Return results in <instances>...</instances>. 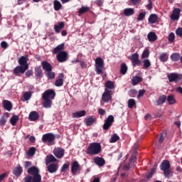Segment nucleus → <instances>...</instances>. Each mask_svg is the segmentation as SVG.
I'll use <instances>...</instances> for the list:
<instances>
[{"mask_svg":"<svg viewBox=\"0 0 182 182\" xmlns=\"http://www.w3.org/2000/svg\"><path fill=\"white\" fill-rule=\"evenodd\" d=\"M47 168L50 173H56L58 171V165L56 164H51L48 166Z\"/></svg>","mask_w":182,"mask_h":182,"instance_id":"21","label":"nucleus"},{"mask_svg":"<svg viewBox=\"0 0 182 182\" xmlns=\"http://www.w3.org/2000/svg\"><path fill=\"white\" fill-rule=\"evenodd\" d=\"M65 49V44H60L54 48L53 53H60Z\"/></svg>","mask_w":182,"mask_h":182,"instance_id":"30","label":"nucleus"},{"mask_svg":"<svg viewBox=\"0 0 182 182\" xmlns=\"http://www.w3.org/2000/svg\"><path fill=\"white\" fill-rule=\"evenodd\" d=\"M120 72L122 75H126V73L127 72V65H126L125 63L122 64Z\"/></svg>","mask_w":182,"mask_h":182,"instance_id":"45","label":"nucleus"},{"mask_svg":"<svg viewBox=\"0 0 182 182\" xmlns=\"http://www.w3.org/2000/svg\"><path fill=\"white\" fill-rule=\"evenodd\" d=\"M55 85L57 87H60V86H63V79L59 78L58 80H57L55 82Z\"/></svg>","mask_w":182,"mask_h":182,"instance_id":"49","label":"nucleus"},{"mask_svg":"<svg viewBox=\"0 0 182 182\" xmlns=\"http://www.w3.org/2000/svg\"><path fill=\"white\" fill-rule=\"evenodd\" d=\"M168 105H176V99H174V95H168L167 97Z\"/></svg>","mask_w":182,"mask_h":182,"instance_id":"41","label":"nucleus"},{"mask_svg":"<svg viewBox=\"0 0 182 182\" xmlns=\"http://www.w3.org/2000/svg\"><path fill=\"white\" fill-rule=\"evenodd\" d=\"M22 167L18 165L13 170V173L14 174V176H21V174H22Z\"/></svg>","mask_w":182,"mask_h":182,"instance_id":"29","label":"nucleus"},{"mask_svg":"<svg viewBox=\"0 0 182 182\" xmlns=\"http://www.w3.org/2000/svg\"><path fill=\"white\" fill-rule=\"evenodd\" d=\"M133 5H137L141 2V0H129Z\"/></svg>","mask_w":182,"mask_h":182,"instance_id":"61","label":"nucleus"},{"mask_svg":"<svg viewBox=\"0 0 182 182\" xmlns=\"http://www.w3.org/2000/svg\"><path fill=\"white\" fill-rule=\"evenodd\" d=\"M28 58L25 56H21L18 59V63L20 66H23V68H26L27 66V69H29V64H28Z\"/></svg>","mask_w":182,"mask_h":182,"instance_id":"12","label":"nucleus"},{"mask_svg":"<svg viewBox=\"0 0 182 182\" xmlns=\"http://www.w3.org/2000/svg\"><path fill=\"white\" fill-rule=\"evenodd\" d=\"M159 59L161 62H167V60H168V54H167L166 53L161 54Z\"/></svg>","mask_w":182,"mask_h":182,"instance_id":"39","label":"nucleus"},{"mask_svg":"<svg viewBox=\"0 0 182 182\" xmlns=\"http://www.w3.org/2000/svg\"><path fill=\"white\" fill-rule=\"evenodd\" d=\"M24 182H32V176H26Z\"/></svg>","mask_w":182,"mask_h":182,"instance_id":"63","label":"nucleus"},{"mask_svg":"<svg viewBox=\"0 0 182 182\" xmlns=\"http://www.w3.org/2000/svg\"><path fill=\"white\" fill-rule=\"evenodd\" d=\"M144 93H146V90H140L139 91L138 99H139V97H142V96L144 95Z\"/></svg>","mask_w":182,"mask_h":182,"instance_id":"59","label":"nucleus"},{"mask_svg":"<svg viewBox=\"0 0 182 182\" xmlns=\"http://www.w3.org/2000/svg\"><path fill=\"white\" fill-rule=\"evenodd\" d=\"M149 50H144L141 55L142 59H145V58H149Z\"/></svg>","mask_w":182,"mask_h":182,"instance_id":"55","label":"nucleus"},{"mask_svg":"<svg viewBox=\"0 0 182 182\" xmlns=\"http://www.w3.org/2000/svg\"><path fill=\"white\" fill-rule=\"evenodd\" d=\"M105 89H114V83L110 80L105 82Z\"/></svg>","mask_w":182,"mask_h":182,"instance_id":"40","label":"nucleus"},{"mask_svg":"<svg viewBox=\"0 0 182 182\" xmlns=\"http://www.w3.org/2000/svg\"><path fill=\"white\" fill-rule=\"evenodd\" d=\"M53 5L55 11H59L60 8H62V4H60L58 0H55L53 1Z\"/></svg>","mask_w":182,"mask_h":182,"instance_id":"37","label":"nucleus"},{"mask_svg":"<svg viewBox=\"0 0 182 182\" xmlns=\"http://www.w3.org/2000/svg\"><path fill=\"white\" fill-rule=\"evenodd\" d=\"M167 100V97L166 95H161L157 100L155 101V106H160L161 105H164L166 101Z\"/></svg>","mask_w":182,"mask_h":182,"instance_id":"14","label":"nucleus"},{"mask_svg":"<svg viewBox=\"0 0 182 182\" xmlns=\"http://www.w3.org/2000/svg\"><path fill=\"white\" fill-rule=\"evenodd\" d=\"M180 12H181L180 9H174L171 15V21H178L180 18Z\"/></svg>","mask_w":182,"mask_h":182,"instance_id":"11","label":"nucleus"},{"mask_svg":"<svg viewBox=\"0 0 182 182\" xmlns=\"http://www.w3.org/2000/svg\"><path fill=\"white\" fill-rule=\"evenodd\" d=\"M27 172L33 176H38L39 175V168L36 166H32L28 169Z\"/></svg>","mask_w":182,"mask_h":182,"instance_id":"16","label":"nucleus"},{"mask_svg":"<svg viewBox=\"0 0 182 182\" xmlns=\"http://www.w3.org/2000/svg\"><path fill=\"white\" fill-rule=\"evenodd\" d=\"M157 168V164H155L154 165V167L152 168L151 172H149L147 175L146 177L147 178H151L154 175V173H156V170Z\"/></svg>","mask_w":182,"mask_h":182,"instance_id":"34","label":"nucleus"},{"mask_svg":"<svg viewBox=\"0 0 182 182\" xmlns=\"http://www.w3.org/2000/svg\"><path fill=\"white\" fill-rule=\"evenodd\" d=\"M73 119H79L80 117H83V116H86V111L82 110V111H77L72 114Z\"/></svg>","mask_w":182,"mask_h":182,"instance_id":"19","label":"nucleus"},{"mask_svg":"<svg viewBox=\"0 0 182 182\" xmlns=\"http://www.w3.org/2000/svg\"><path fill=\"white\" fill-rule=\"evenodd\" d=\"M23 98L26 101L29 100L31 99V92H25L23 94Z\"/></svg>","mask_w":182,"mask_h":182,"instance_id":"57","label":"nucleus"},{"mask_svg":"<svg viewBox=\"0 0 182 182\" xmlns=\"http://www.w3.org/2000/svg\"><path fill=\"white\" fill-rule=\"evenodd\" d=\"M69 168V164L66 163L61 167V172L66 171Z\"/></svg>","mask_w":182,"mask_h":182,"instance_id":"58","label":"nucleus"},{"mask_svg":"<svg viewBox=\"0 0 182 182\" xmlns=\"http://www.w3.org/2000/svg\"><path fill=\"white\" fill-rule=\"evenodd\" d=\"M63 28H65V23L62 21L54 26V30L55 32H57V33H59V32H60Z\"/></svg>","mask_w":182,"mask_h":182,"instance_id":"23","label":"nucleus"},{"mask_svg":"<svg viewBox=\"0 0 182 182\" xmlns=\"http://www.w3.org/2000/svg\"><path fill=\"white\" fill-rule=\"evenodd\" d=\"M89 11V7L87 6H82L79 9V14L80 15H82V14H85V12H87Z\"/></svg>","mask_w":182,"mask_h":182,"instance_id":"51","label":"nucleus"},{"mask_svg":"<svg viewBox=\"0 0 182 182\" xmlns=\"http://www.w3.org/2000/svg\"><path fill=\"white\" fill-rule=\"evenodd\" d=\"M84 122L86 126H92L93 123H95V118H93V117H86L84 119Z\"/></svg>","mask_w":182,"mask_h":182,"instance_id":"28","label":"nucleus"},{"mask_svg":"<svg viewBox=\"0 0 182 182\" xmlns=\"http://www.w3.org/2000/svg\"><path fill=\"white\" fill-rule=\"evenodd\" d=\"M147 38L149 42H156L157 41V35L154 32H150L147 35Z\"/></svg>","mask_w":182,"mask_h":182,"instance_id":"24","label":"nucleus"},{"mask_svg":"<svg viewBox=\"0 0 182 182\" xmlns=\"http://www.w3.org/2000/svg\"><path fill=\"white\" fill-rule=\"evenodd\" d=\"M42 140L43 143H46V141H48L49 146H52V144H54L53 142L55 141V135L52 134H44L42 137Z\"/></svg>","mask_w":182,"mask_h":182,"instance_id":"6","label":"nucleus"},{"mask_svg":"<svg viewBox=\"0 0 182 182\" xmlns=\"http://www.w3.org/2000/svg\"><path fill=\"white\" fill-rule=\"evenodd\" d=\"M112 101V94L109 89L105 88V92L102 95V102L104 103H109Z\"/></svg>","mask_w":182,"mask_h":182,"instance_id":"4","label":"nucleus"},{"mask_svg":"<svg viewBox=\"0 0 182 182\" xmlns=\"http://www.w3.org/2000/svg\"><path fill=\"white\" fill-rule=\"evenodd\" d=\"M170 161L167 160H164L161 164L160 168L166 178H170L171 177V168H170Z\"/></svg>","mask_w":182,"mask_h":182,"instance_id":"2","label":"nucleus"},{"mask_svg":"<svg viewBox=\"0 0 182 182\" xmlns=\"http://www.w3.org/2000/svg\"><path fill=\"white\" fill-rule=\"evenodd\" d=\"M9 117V113L5 112L1 118L0 119V124L1 126H4L6 123V120Z\"/></svg>","mask_w":182,"mask_h":182,"instance_id":"26","label":"nucleus"},{"mask_svg":"<svg viewBox=\"0 0 182 182\" xmlns=\"http://www.w3.org/2000/svg\"><path fill=\"white\" fill-rule=\"evenodd\" d=\"M180 59H181L180 53H174L171 55V60L172 62H178V60H180Z\"/></svg>","mask_w":182,"mask_h":182,"instance_id":"31","label":"nucleus"},{"mask_svg":"<svg viewBox=\"0 0 182 182\" xmlns=\"http://www.w3.org/2000/svg\"><path fill=\"white\" fill-rule=\"evenodd\" d=\"M159 21V16L157 14H151L148 18V21L151 23H156Z\"/></svg>","mask_w":182,"mask_h":182,"instance_id":"22","label":"nucleus"},{"mask_svg":"<svg viewBox=\"0 0 182 182\" xmlns=\"http://www.w3.org/2000/svg\"><path fill=\"white\" fill-rule=\"evenodd\" d=\"M41 65L43 67V69H44L46 72H49V70H52V65L47 61H43L41 63Z\"/></svg>","mask_w":182,"mask_h":182,"instance_id":"20","label":"nucleus"},{"mask_svg":"<svg viewBox=\"0 0 182 182\" xmlns=\"http://www.w3.org/2000/svg\"><path fill=\"white\" fill-rule=\"evenodd\" d=\"M136 105V101L134 99H130L128 100V107L129 109H133V106Z\"/></svg>","mask_w":182,"mask_h":182,"instance_id":"50","label":"nucleus"},{"mask_svg":"<svg viewBox=\"0 0 182 182\" xmlns=\"http://www.w3.org/2000/svg\"><path fill=\"white\" fill-rule=\"evenodd\" d=\"M168 41L169 42H173L174 41V39H175V36H174V33H171L169 35H168Z\"/></svg>","mask_w":182,"mask_h":182,"instance_id":"56","label":"nucleus"},{"mask_svg":"<svg viewBox=\"0 0 182 182\" xmlns=\"http://www.w3.org/2000/svg\"><path fill=\"white\" fill-rule=\"evenodd\" d=\"M44 102L43 103V107L49 109L52 105V100L43 99Z\"/></svg>","mask_w":182,"mask_h":182,"instance_id":"36","label":"nucleus"},{"mask_svg":"<svg viewBox=\"0 0 182 182\" xmlns=\"http://www.w3.org/2000/svg\"><path fill=\"white\" fill-rule=\"evenodd\" d=\"M95 72L97 75H102L103 70H105V61L102 58H97L95 60Z\"/></svg>","mask_w":182,"mask_h":182,"instance_id":"3","label":"nucleus"},{"mask_svg":"<svg viewBox=\"0 0 182 182\" xmlns=\"http://www.w3.org/2000/svg\"><path fill=\"white\" fill-rule=\"evenodd\" d=\"M146 12L144 11L141 13H139L138 17H137V21H143V19H144V18H146Z\"/></svg>","mask_w":182,"mask_h":182,"instance_id":"48","label":"nucleus"},{"mask_svg":"<svg viewBox=\"0 0 182 182\" xmlns=\"http://www.w3.org/2000/svg\"><path fill=\"white\" fill-rule=\"evenodd\" d=\"M53 154L57 157V159H62L65 155V150L61 148H55L53 150Z\"/></svg>","mask_w":182,"mask_h":182,"instance_id":"10","label":"nucleus"},{"mask_svg":"<svg viewBox=\"0 0 182 182\" xmlns=\"http://www.w3.org/2000/svg\"><path fill=\"white\" fill-rule=\"evenodd\" d=\"M144 119H145V120H151V119H152L151 114H147L145 116Z\"/></svg>","mask_w":182,"mask_h":182,"instance_id":"64","label":"nucleus"},{"mask_svg":"<svg viewBox=\"0 0 182 182\" xmlns=\"http://www.w3.org/2000/svg\"><path fill=\"white\" fill-rule=\"evenodd\" d=\"M55 96H56V93L53 90H48L43 94V99L53 100Z\"/></svg>","mask_w":182,"mask_h":182,"instance_id":"5","label":"nucleus"},{"mask_svg":"<svg viewBox=\"0 0 182 182\" xmlns=\"http://www.w3.org/2000/svg\"><path fill=\"white\" fill-rule=\"evenodd\" d=\"M113 122H114V117L112 115H109L105 122V124L103 125L104 130H107L110 126H112Z\"/></svg>","mask_w":182,"mask_h":182,"instance_id":"7","label":"nucleus"},{"mask_svg":"<svg viewBox=\"0 0 182 182\" xmlns=\"http://www.w3.org/2000/svg\"><path fill=\"white\" fill-rule=\"evenodd\" d=\"M100 151H102V145L100 143L92 142L87 149V154H91L92 156L99 154Z\"/></svg>","mask_w":182,"mask_h":182,"instance_id":"1","label":"nucleus"},{"mask_svg":"<svg viewBox=\"0 0 182 182\" xmlns=\"http://www.w3.org/2000/svg\"><path fill=\"white\" fill-rule=\"evenodd\" d=\"M3 107L8 112H11L12 110V107H13L12 102H11V101L4 100L3 101Z\"/></svg>","mask_w":182,"mask_h":182,"instance_id":"18","label":"nucleus"},{"mask_svg":"<svg viewBox=\"0 0 182 182\" xmlns=\"http://www.w3.org/2000/svg\"><path fill=\"white\" fill-rule=\"evenodd\" d=\"M146 8L149 11H150L151 9H152L153 6H152V3H151V0H149V4L148 5H146Z\"/></svg>","mask_w":182,"mask_h":182,"instance_id":"62","label":"nucleus"},{"mask_svg":"<svg viewBox=\"0 0 182 182\" xmlns=\"http://www.w3.org/2000/svg\"><path fill=\"white\" fill-rule=\"evenodd\" d=\"M57 60L58 62L63 63L68 60V53L66 51H61L57 55Z\"/></svg>","mask_w":182,"mask_h":182,"instance_id":"8","label":"nucleus"},{"mask_svg":"<svg viewBox=\"0 0 182 182\" xmlns=\"http://www.w3.org/2000/svg\"><path fill=\"white\" fill-rule=\"evenodd\" d=\"M28 70V67H23L22 65H18L14 69V75H19V73H23L24 72H26Z\"/></svg>","mask_w":182,"mask_h":182,"instance_id":"13","label":"nucleus"},{"mask_svg":"<svg viewBox=\"0 0 182 182\" xmlns=\"http://www.w3.org/2000/svg\"><path fill=\"white\" fill-rule=\"evenodd\" d=\"M56 161V158L53 155H49L46 158V164L48 165L49 163H53Z\"/></svg>","mask_w":182,"mask_h":182,"instance_id":"33","label":"nucleus"},{"mask_svg":"<svg viewBox=\"0 0 182 182\" xmlns=\"http://www.w3.org/2000/svg\"><path fill=\"white\" fill-rule=\"evenodd\" d=\"M132 85L134 86H136V85H137L138 83H140V82H141V77H139V76H134L132 77Z\"/></svg>","mask_w":182,"mask_h":182,"instance_id":"35","label":"nucleus"},{"mask_svg":"<svg viewBox=\"0 0 182 182\" xmlns=\"http://www.w3.org/2000/svg\"><path fill=\"white\" fill-rule=\"evenodd\" d=\"M18 120H19V117L18 115H14L10 119V123H11V124H12V126H15V124H16V122H18Z\"/></svg>","mask_w":182,"mask_h":182,"instance_id":"38","label":"nucleus"},{"mask_svg":"<svg viewBox=\"0 0 182 182\" xmlns=\"http://www.w3.org/2000/svg\"><path fill=\"white\" fill-rule=\"evenodd\" d=\"M41 181H42V176H41V174L35 175L33 176L31 182H41Z\"/></svg>","mask_w":182,"mask_h":182,"instance_id":"43","label":"nucleus"},{"mask_svg":"<svg viewBox=\"0 0 182 182\" xmlns=\"http://www.w3.org/2000/svg\"><path fill=\"white\" fill-rule=\"evenodd\" d=\"M28 119L31 122H35V120H38V119H39V114H38L36 112H32L30 113Z\"/></svg>","mask_w":182,"mask_h":182,"instance_id":"25","label":"nucleus"},{"mask_svg":"<svg viewBox=\"0 0 182 182\" xmlns=\"http://www.w3.org/2000/svg\"><path fill=\"white\" fill-rule=\"evenodd\" d=\"M166 131H164L161 134V136L159 138V143H163V141H164V139L166 138Z\"/></svg>","mask_w":182,"mask_h":182,"instance_id":"53","label":"nucleus"},{"mask_svg":"<svg viewBox=\"0 0 182 182\" xmlns=\"http://www.w3.org/2000/svg\"><path fill=\"white\" fill-rule=\"evenodd\" d=\"M169 82H176V80H178V75L176 73H170L167 75Z\"/></svg>","mask_w":182,"mask_h":182,"instance_id":"27","label":"nucleus"},{"mask_svg":"<svg viewBox=\"0 0 182 182\" xmlns=\"http://www.w3.org/2000/svg\"><path fill=\"white\" fill-rule=\"evenodd\" d=\"M119 139H120L119 135H117V134H114L113 136L109 139V141L111 143H116V141H117V140H119Z\"/></svg>","mask_w":182,"mask_h":182,"instance_id":"44","label":"nucleus"},{"mask_svg":"<svg viewBox=\"0 0 182 182\" xmlns=\"http://www.w3.org/2000/svg\"><path fill=\"white\" fill-rule=\"evenodd\" d=\"M71 171L73 174H76L77 171H80V165H79V163H77V161H74L72 164Z\"/></svg>","mask_w":182,"mask_h":182,"instance_id":"15","label":"nucleus"},{"mask_svg":"<svg viewBox=\"0 0 182 182\" xmlns=\"http://www.w3.org/2000/svg\"><path fill=\"white\" fill-rule=\"evenodd\" d=\"M1 48H3L4 49H6V48H8V43L5 42V41H2L1 43Z\"/></svg>","mask_w":182,"mask_h":182,"instance_id":"60","label":"nucleus"},{"mask_svg":"<svg viewBox=\"0 0 182 182\" xmlns=\"http://www.w3.org/2000/svg\"><path fill=\"white\" fill-rule=\"evenodd\" d=\"M176 35L182 38V27H179L176 30Z\"/></svg>","mask_w":182,"mask_h":182,"instance_id":"54","label":"nucleus"},{"mask_svg":"<svg viewBox=\"0 0 182 182\" xmlns=\"http://www.w3.org/2000/svg\"><path fill=\"white\" fill-rule=\"evenodd\" d=\"M94 163L97 164V166H99V167H103L106 162L105 161V159L103 158L95 157L94 159Z\"/></svg>","mask_w":182,"mask_h":182,"instance_id":"17","label":"nucleus"},{"mask_svg":"<svg viewBox=\"0 0 182 182\" xmlns=\"http://www.w3.org/2000/svg\"><path fill=\"white\" fill-rule=\"evenodd\" d=\"M36 151V149H35V147H31L29 149L27 154L28 156H32L35 154Z\"/></svg>","mask_w":182,"mask_h":182,"instance_id":"52","label":"nucleus"},{"mask_svg":"<svg viewBox=\"0 0 182 182\" xmlns=\"http://www.w3.org/2000/svg\"><path fill=\"white\" fill-rule=\"evenodd\" d=\"M134 14V9L132 8L125 9L124 10V15H125V16H132V15H133Z\"/></svg>","mask_w":182,"mask_h":182,"instance_id":"32","label":"nucleus"},{"mask_svg":"<svg viewBox=\"0 0 182 182\" xmlns=\"http://www.w3.org/2000/svg\"><path fill=\"white\" fill-rule=\"evenodd\" d=\"M35 70L36 72V77H42V70L41 69V67H36L35 68Z\"/></svg>","mask_w":182,"mask_h":182,"instance_id":"46","label":"nucleus"},{"mask_svg":"<svg viewBox=\"0 0 182 182\" xmlns=\"http://www.w3.org/2000/svg\"><path fill=\"white\" fill-rule=\"evenodd\" d=\"M129 59L132 60L133 66H139L141 62L139 60V55L137 53L132 54Z\"/></svg>","mask_w":182,"mask_h":182,"instance_id":"9","label":"nucleus"},{"mask_svg":"<svg viewBox=\"0 0 182 182\" xmlns=\"http://www.w3.org/2000/svg\"><path fill=\"white\" fill-rule=\"evenodd\" d=\"M46 76L48 79H55V73L52 72V70L47 71Z\"/></svg>","mask_w":182,"mask_h":182,"instance_id":"47","label":"nucleus"},{"mask_svg":"<svg viewBox=\"0 0 182 182\" xmlns=\"http://www.w3.org/2000/svg\"><path fill=\"white\" fill-rule=\"evenodd\" d=\"M142 63H144V69H149V66H151V63L150 62V60L145 59L142 61Z\"/></svg>","mask_w":182,"mask_h":182,"instance_id":"42","label":"nucleus"}]
</instances>
